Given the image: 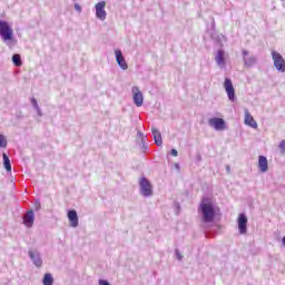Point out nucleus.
Returning a JSON list of instances; mask_svg holds the SVG:
<instances>
[{
	"instance_id": "26",
	"label": "nucleus",
	"mask_w": 285,
	"mask_h": 285,
	"mask_svg": "<svg viewBox=\"0 0 285 285\" xmlns=\"http://www.w3.org/2000/svg\"><path fill=\"white\" fill-rule=\"evenodd\" d=\"M98 284L99 285H110V283L108 281H105V279H99Z\"/></svg>"
},
{
	"instance_id": "17",
	"label": "nucleus",
	"mask_w": 285,
	"mask_h": 285,
	"mask_svg": "<svg viewBox=\"0 0 285 285\" xmlns=\"http://www.w3.org/2000/svg\"><path fill=\"white\" fill-rule=\"evenodd\" d=\"M258 169L261 173H268V159L265 156L258 157Z\"/></svg>"
},
{
	"instance_id": "28",
	"label": "nucleus",
	"mask_w": 285,
	"mask_h": 285,
	"mask_svg": "<svg viewBox=\"0 0 285 285\" xmlns=\"http://www.w3.org/2000/svg\"><path fill=\"white\" fill-rule=\"evenodd\" d=\"M176 256H177V259H179V261L184 259V256L177 249H176Z\"/></svg>"
},
{
	"instance_id": "1",
	"label": "nucleus",
	"mask_w": 285,
	"mask_h": 285,
	"mask_svg": "<svg viewBox=\"0 0 285 285\" xmlns=\"http://www.w3.org/2000/svg\"><path fill=\"white\" fill-rule=\"evenodd\" d=\"M0 37L8 46V48L12 49L14 46H17V39L14 38V31L12 30V27H10V23L8 21L0 20Z\"/></svg>"
},
{
	"instance_id": "10",
	"label": "nucleus",
	"mask_w": 285,
	"mask_h": 285,
	"mask_svg": "<svg viewBox=\"0 0 285 285\" xmlns=\"http://www.w3.org/2000/svg\"><path fill=\"white\" fill-rule=\"evenodd\" d=\"M96 17L100 21H106V17H108V13L106 12V1H100L96 3Z\"/></svg>"
},
{
	"instance_id": "18",
	"label": "nucleus",
	"mask_w": 285,
	"mask_h": 285,
	"mask_svg": "<svg viewBox=\"0 0 285 285\" xmlns=\"http://www.w3.org/2000/svg\"><path fill=\"white\" fill-rule=\"evenodd\" d=\"M151 132L154 135V141L156 146H161V144H164V139L161 138V132L159 131V129L153 127Z\"/></svg>"
},
{
	"instance_id": "16",
	"label": "nucleus",
	"mask_w": 285,
	"mask_h": 285,
	"mask_svg": "<svg viewBox=\"0 0 285 285\" xmlns=\"http://www.w3.org/2000/svg\"><path fill=\"white\" fill-rule=\"evenodd\" d=\"M245 124L246 126H250V128L257 129V121H255L248 109H245Z\"/></svg>"
},
{
	"instance_id": "33",
	"label": "nucleus",
	"mask_w": 285,
	"mask_h": 285,
	"mask_svg": "<svg viewBox=\"0 0 285 285\" xmlns=\"http://www.w3.org/2000/svg\"><path fill=\"white\" fill-rule=\"evenodd\" d=\"M213 26H215V19H213Z\"/></svg>"
},
{
	"instance_id": "30",
	"label": "nucleus",
	"mask_w": 285,
	"mask_h": 285,
	"mask_svg": "<svg viewBox=\"0 0 285 285\" xmlns=\"http://www.w3.org/2000/svg\"><path fill=\"white\" fill-rule=\"evenodd\" d=\"M170 155H173V157H177L178 155L177 149H171Z\"/></svg>"
},
{
	"instance_id": "23",
	"label": "nucleus",
	"mask_w": 285,
	"mask_h": 285,
	"mask_svg": "<svg viewBox=\"0 0 285 285\" xmlns=\"http://www.w3.org/2000/svg\"><path fill=\"white\" fill-rule=\"evenodd\" d=\"M12 63L17 66V68H20V66H23V61H21V55L14 53L12 56Z\"/></svg>"
},
{
	"instance_id": "22",
	"label": "nucleus",
	"mask_w": 285,
	"mask_h": 285,
	"mask_svg": "<svg viewBox=\"0 0 285 285\" xmlns=\"http://www.w3.org/2000/svg\"><path fill=\"white\" fill-rule=\"evenodd\" d=\"M138 135L140 137V148L142 150V153H146V150H148V145L146 144V136H144V134L141 131H138Z\"/></svg>"
},
{
	"instance_id": "8",
	"label": "nucleus",
	"mask_w": 285,
	"mask_h": 285,
	"mask_svg": "<svg viewBox=\"0 0 285 285\" xmlns=\"http://www.w3.org/2000/svg\"><path fill=\"white\" fill-rule=\"evenodd\" d=\"M237 224L239 234L246 235L248 233V217H246V214L238 215Z\"/></svg>"
},
{
	"instance_id": "27",
	"label": "nucleus",
	"mask_w": 285,
	"mask_h": 285,
	"mask_svg": "<svg viewBox=\"0 0 285 285\" xmlns=\"http://www.w3.org/2000/svg\"><path fill=\"white\" fill-rule=\"evenodd\" d=\"M75 10L81 13V6L79 3H75Z\"/></svg>"
},
{
	"instance_id": "31",
	"label": "nucleus",
	"mask_w": 285,
	"mask_h": 285,
	"mask_svg": "<svg viewBox=\"0 0 285 285\" xmlns=\"http://www.w3.org/2000/svg\"><path fill=\"white\" fill-rule=\"evenodd\" d=\"M226 170H227V173H230V166L229 165L226 166Z\"/></svg>"
},
{
	"instance_id": "20",
	"label": "nucleus",
	"mask_w": 285,
	"mask_h": 285,
	"mask_svg": "<svg viewBox=\"0 0 285 285\" xmlns=\"http://www.w3.org/2000/svg\"><path fill=\"white\" fill-rule=\"evenodd\" d=\"M30 101H31V106H33L35 110L37 111L38 117H43V112L41 111V107H39V102L37 101V98L32 97Z\"/></svg>"
},
{
	"instance_id": "34",
	"label": "nucleus",
	"mask_w": 285,
	"mask_h": 285,
	"mask_svg": "<svg viewBox=\"0 0 285 285\" xmlns=\"http://www.w3.org/2000/svg\"><path fill=\"white\" fill-rule=\"evenodd\" d=\"M176 168H179V165H176Z\"/></svg>"
},
{
	"instance_id": "14",
	"label": "nucleus",
	"mask_w": 285,
	"mask_h": 285,
	"mask_svg": "<svg viewBox=\"0 0 285 285\" xmlns=\"http://www.w3.org/2000/svg\"><path fill=\"white\" fill-rule=\"evenodd\" d=\"M68 219L71 228H77V226H79V216L77 215V210L70 209L68 212Z\"/></svg>"
},
{
	"instance_id": "21",
	"label": "nucleus",
	"mask_w": 285,
	"mask_h": 285,
	"mask_svg": "<svg viewBox=\"0 0 285 285\" xmlns=\"http://www.w3.org/2000/svg\"><path fill=\"white\" fill-rule=\"evenodd\" d=\"M2 159H3V166L7 173H10L12 170V165L10 164V158L8 157V154L3 153Z\"/></svg>"
},
{
	"instance_id": "2",
	"label": "nucleus",
	"mask_w": 285,
	"mask_h": 285,
	"mask_svg": "<svg viewBox=\"0 0 285 285\" xmlns=\"http://www.w3.org/2000/svg\"><path fill=\"white\" fill-rule=\"evenodd\" d=\"M199 212L205 224H210L215 219V204L210 198H203Z\"/></svg>"
},
{
	"instance_id": "13",
	"label": "nucleus",
	"mask_w": 285,
	"mask_h": 285,
	"mask_svg": "<svg viewBox=\"0 0 285 285\" xmlns=\"http://www.w3.org/2000/svg\"><path fill=\"white\" fill-rule=\"evenodd\" d=\"M23 224L27 228H32L35 225V212L32 209L28 210L23 216Z\"/></svg>"
},
{
	"instance_id": "19",
	"label": "nucleus",
	"mask_w": 285,
	"mask_h": 285,
	"mask_svg": "<svg viewBox=\"0 0 285 285\" xmlns=\"http://www.w3.org/2000/svg\"><path fill=\"white\" fill-rule=\"evenodd\" d=\"M43 285H55V277L50 273H46L42 278Z\"/></svg>"
},
{
	"instance_id": "9",
	"label": "nucleus",
	"mask_w": 285,
	"mask_h": 285,
	"mask_svg": "<svg viewBox=\"0 0 285 285\" xmlns=\"http://www.w3.org/2000/svg\"><path fill=\"white\" fill-rule=\"evenodd\" d=\"M208 125L217 131L226 130V121L222 118H210L208 120Z\"/></svg>"
},
{
	"instance_id": "3",
	"label": "nucleus",
	"mask_w": 285,
	"mask_h": 285,
	"mask_svg": "<svg viewBox=\"0 0 285 285\" xmlns=\"http://www.w3.org/2000/svg\"><path fill=\"white\" fill-rule=\"evenodd\" d=\"M140 195L142 197H153V184L146 177H141L139 180Z\"/></svg>"
},
{
	"instance_id": "25",
	"label": "nucleus",
	"mask_w": 285,
	"mask_h": 285,
	"mask_svg": "<svg viewBox=\"0 0 285 285\" xmlns=\"http://www.w3.org/2000/svg\"><path fill=\"white\" fill-rule=\"evenodd\" d=\"M278 148L281 149L282 155H285V140L279 142Z\"/></svg>"
},
{
	"instance_id": "32",
	"label": "nucleus",
	"mask_w": 285,
	"mask_h": 285,
	"mask_svg": "<svg viewBox=\"0 0 285 285\" xmlns=\"http://www.w3.org/2000/svg\"><path fill=\"white\" fill-rule=\"evenodd\" d=\"M282 242H283V246H285V236L283 237Z\"/></svg>"
},
{
	"instance_id": "24",
	"label": "nucleus",
	"mask_w": 285,
	"mask_h": 285,
	"mask_svg": "<svg viewBox=\"0 0 285 285\" xmlns=\"http://www.w3.org/2000/svg\"><path fill=\"white\" fill-rule=\"evenodd\" d=\"M0 148H8V138L0 134Z\"/></svg>"
},
{
	"instance_id": "15",
	"label": "nucleus",
	"mask_w": 285,
	"mask_h": 285,
	"mask_svg": "<svg viewBox=\"0 0 285 285\" xmlns=\"http://www.w3.org/2000/svg\"><path fill=\"white\" fill-rule=\"evenodd\" d=\"M215 61L219 68H226V58L224 50L219 49L215 56Z\"/></svg>"
},
{
	"instance_id": "11",
	"label": "nucleus",
	"mask_w": 285,
	"mask_h": 285,
	"mask_svg": "<svg viewBox=\"0 0 285 285\" xmlns=\"http://www.w3.org/2000/svg\"><path fill=\"white\" fill-rule=\"evenodd\" d=\"M131 92L134 95V104L137 108H141V106H144V94H141L139 87H132Z\"/></svg>"
},
{
	"instance_id": "7",
	"label": "nucleus",
	"mask_w": 285,
	"mask_h": 285,
	"mask_svg": "<svg viewBox=\"0 0 285 285\" xmlns=\"http://www.w3.org/2000/svg\"><path fill=\"white\" fill-rule=\"evenodd\" d=\"M223 86L225 88V91L227 92L229 101H235V99H237V96L235 95V87L233 86V80H230V78H225Z\"/></svg>"
},
{
	"instance_id": "5",
	"label": "nucleus",
	"mask_w": 285,
	"mask_h": 285,
	"mask_svg": "<svg viewBox=\"0 0 285 285\" xmlns=\"http://www.w3.org/2000/svg\"><path fill=\"white\" fill-rule=\"evenodd\" d=\"M272 59L274 61V66L278 72H285V60L282 55L275 50L272 51Z\"/></svg>"
},
{
	"instance_id": "29",
	"label": "nucleus",
	"mask_w": 285,
	"mask_h": 285,
	"mask_svg": "<svg viewBox=\"0 0 285 285\" xmlns=\"http://www.w3.org/2000/svg\"><path fill=\"white\" fill-rule=\"evenodd\" d=\"M35 209L36 210H40L41 209V203L40 202H36Z\"/></svg>"
},
{
	"instance_id": "6",
	"label": "nucleus",
	"mask_w": 285,
	"mask_h": 285,
	"mask_svg": "<svg viewBox=\"0 0 285 285\" xmlns=\"http://www.w3.org/2000/svg\"><path fill=\"white\" fill-rule=\"evenodd\" d=\"M28 255L36 268H41L43 266V258L41 257V252L38 249H29Z\"/></svg>"
},
{
	"instance_id": "4",
	"label": "nucleus",
	"mask_w": 285,
	"mask_h": 285,
	"mask_svg": "<svg viewBox=\"0 0 285 285\" xmlns=\"http://www.w3.org/2000/svg\"><path fill=\"white\" fill-rule=\"evenodd\" d=\"M243 63L245 68H253L257 63V57H255L250 51L243 49L242 50Z\"/></svg>"
},
{
	"instance_id": "12",
	"label": "nucleus",
	"mask_w": 285,
	"mask_h": 285,
	"mask_svg": "<svg viewBox=\"0 0 285 285\" xmlns=\"http://www.w3.org/2000/svg\"><path fill=\"white\" fill-rule=\"evenodd\" d=\"M115 55L119 68H121V70H126L128 68V62H126V58H124V53L121 52V50L116 49Z\"/></svg>"
}]
</instances>
